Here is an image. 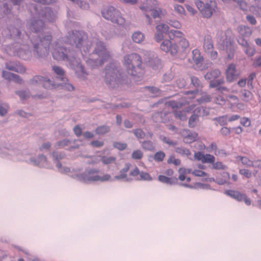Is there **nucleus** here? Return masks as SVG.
<instances>
[{
  "label": "nucleus",
  "mask_w": 261,
  "mask_h": 261,
  "mask_svg": "<svg viewBox=\"0 0 261 261\" xmlns=\"http://www.w3.org/2000/svg\"><path fill=\"white\" fill-rule=\"evenodd\" d=\"M156 33L154 38L157 42H160L164 38V34H167L169 39L163 40L160 45V48L163 51L170 53L172 55L178 52H182L187 49L189 43L184 37V34L177 30H169V27L165 24H160L156 27Z\"/></svg>",
  "instance_id": "1"
},
{
  "label": "nucleus",
  "mask_w": 261,
  "mask_h": 261,
  "mask_svg": "<svg viewBox=\"0 0 261 261\" xmlns=\"http://www.w3.org/2000/svg\"><path fill=\"white\" fill-rule=\"evenodd\" d=\"M53 57L54 59L57 60L67 61L68 63V66L75 70L78 76L84 79L87 74L85 72L84 67L80 64L78 60L73 57V51L63 48L58 45L57 43L54 44V50L52 53Z\"/></svg>",
  "instance_id": "2"
},
{
  "label": "nucleus",
  "mask_w": 261,
  "mask_h": 261,
  "mask_svg": "<svg viewBox=\"0 0 261 261\" xmlns=\"http://www.w3.org/2000/svg\"><path fill=\"white\" fill-rule=\"evenodd\" d=\"M142 64L141 57L137 54L132 53L123 57V64L126 69V72L135 81H138L137 78L141 77L144 74Z\"/></svg>",
  "instance_id": "3"
},
{
  "label": "nucleus",
  "mask_w": 261,
  "mask_h": 261,
  "mask_svg": "<svg viewBox=\"0 0 261 261\" xmlns=\"http://www.w3.org/2000/svg\"><path fill=\"white\" fill-rule=\"evenodd\" d=\"M105 81L110 88H113L119 84L126 83L128 82L127 76L122 75L114 68V65H111L105 69Z\"/></svg>",
  "instance_id": "4"
},
{
  "label": "nucleus",
  "mask_w": 261,
  "mask_h": 261,
  "mask_svg": "<svg viewBox=\"0 0 261 261\" xmlns=\"http://www.w3.org/2000/svg\"><path fill=\"white\" fill-rule=\"evenodd\" d=\"M67 41H69L70 44L74 43L76 48H80L83 57L86 56L87 53L89 52L90 48L89 46L91 44V42L87 40L86 34L84 32L77 31L75 33L72 32L71 35H69Z\"/></svg>",
  "instance_id": "5"
},
{
  "label": "nucleus",
  "mask_w": 261,
  "mask_h": 261,
  "mask_svg": "<svg viewBox=\"0 0 261 261\" xmlns=\"http://www.w3.org/2000/svg\"><path fill=\"white\" fill-rule=\"evenodd\" d=\"M30 83L32 85L41 84L45 88H56L57 87L60 86L62 89L68 91H72L74 89L73 86L70 84L64 83V84H55L53 83L50 80L46 79L40 76H35L33 77L31 80Z\"/></svg>",
  "instance_id": "6"
},
{
  "label": "nucleus",
  "mask_w": 261,
  "mask_h": 261,
  "mask_svg": "<svg viewBox=\"0 0 261 261\" xmlns=\"http://www.w3.org/2000/svg\"><path fill=\"white\" fill-rule=\"evenodd\" d=\"M157 5L158 2L155 0H146L143 4V5L140 7V9L145 13V16L147 18L148 23H151L149 15L153 18L160 16L161 11L159 8L156 7Z\"/></svg>",
  "instance_id": "7"
},
{
  "label": "nucleus",
  "mask_w": 261,
  "mask_h": 261,
  "mask_svg": "<svg viewBox=\"0 0 261 261\" xmlns=\"http://www.w3.org/2000/svg\"><path fill=\"white\" fill-rule=\"evenodd\" d=\"M179 176L178 178L181 181L186 180L187 182H189L191 180V178L189 177H186V175L188 174L192 173L195 176L202 177H203V180L205 181H214V178H208V174L199 169H194L192 171L191 169L180 168L178 170Z\"/></svg>",
  "instance_id": "8"
},
{
  "label": "nucleus",
  "mask_w": 261,
  "mask_h": 261,
  "mask_svg": "<svg viewBox=\"0 0 261 261\" xmlns=\"http://www.w3.org/2000/svg\"><path fill=\"white\" fill-rule=\"evenodd\" d=\"M51 38V35H46L42 39H39L40 43H36V42H38V38L34 41L32 40L34 44V49L39 56H45L46 54H48L49 45L50 44Z\"/></svg>",
  "instance_id": "9"
},
{
  "label": "nucleus",
  "mask_w": 261,
  "mask_h": 261,
  "mask_svg": "<svg viewBox=\"0 0 261 261\" xmlns=\"http://www.w3.org/2000/svg\"><path fill=\"white\" fill-rule=\"evenodd\" d=\"M94 54L97 55L100 58L99 59H96V60H93L90 59L87 62L90 64H92L93 63H95L96 65H101L103 64V63L108 60L110 57V55L109 52L107 50L106 48L103 45V43L101 42H99L96 44V47L94 50Z\"/></svg>",
  "instance_id": "10"
},
{
  "label": "nucleus",
  "mask_w": 261,
  "mask_h": 261,
  "mask_svg": "<svg viewBox=\"0 0 261 261\" xmlns=\"http://www.w3.org/2000/svg\"><path fill=\"white\" fill-rule=\"evenodd\" d=\"M231 35V31L227 30L224 33L221 34V38L219 41V43L222 46V49L226 50L227 52L229 51L228 53V58L229 59H231L233 57L234 53Z\"/></svg>",
  "instance_id": "11"
},
{
  "label": "nucleus",
  "mask_w": 261,
  "mask_h": 261,
  "mask_svg": "<svg viewBox=\"0 0 261 261\" xmlns=\"http://www.w3.org/2000/svg\"><path fill=\"white\" fill-rule=\"evenodd\" d=\"M102 15L106 19L119 25L124 24V19L120 15L119 12L116 11L114 7H110L107 10L102 11Z\"/></svg>",
  "instance_id": "12"
},
{
  "label": "nucleus",
  "mask_w": 261,
  "mask_h": 261,
  "mask_svg": "<svg viewBox=\"0 0 261 261\" xmlns=\"http://www.w3.org/2000/svg\"><path fill=\"white\" fill-rule=\"evenodd\" d=\"M195 4L202 16L205 18H210L215 10L216 4L213 1L204 4L202 1L198 0L196 1Z\"/></svg>",
  "instance_id": "13"
},
{
  "label": "nucleus",
  "mask_w": 261,
  "mask_h": 261,
  "mask_svg": "<svg viewBox=\"0 0 261 261\" xmlns=\"http://www.w3.org/2000/svg\"><path fill=\"white\" fill-rule=\"evenodd\" d=\"M99 171L95 169L90 170L85 172L84 179L88 181H108L110 179L111 176L109 174H105L102 176H99L97 174Z\"/></svg>",
  "instance_id": "14"
},
{
  "label": "nucleus",
  "mask_w": 261,
  "mask_h": 261,
  "mask_svg": "<svg viewBox=\"0 0 261 261\" xmlns=\"http://www.w3.org/2000/svg\"><path fill=\"white\" fill-rule=\"evenodd\" d=\"M239 36L238 38V42L242 46H248V42L246 38L250 36L252 34V30L246 26H240L238 28Z\"/></svg>",
  "instance_id": "15"
},
{
  "label": "nucleus",
  "mask_w": 261,
  "mask_h": 261,
  "mask_svg": "<svg viewBox=\"0 0 261 261\" xmlns=\"http://www.w3.org/2000/svg\"><path fill=\"white\" fill-rule=\"evenodd\" d=\"M225 74L227 81L232 82L239 76L240 73L237 70L236 65L230 64L226 69Z\"/></svg>",
  "instance_id": "16"
},
{
  "label": "nucleus",
  "mask_w": 261,
  "mask_h": 261,
  "mask_svg": "<svg viewBox=\"0 0 261 261\" xmlns=\"http://www.w3.org/2000/svg\"><path fill=\"white\" fill-rule=\"evenodd\" d=\"M194 158L197 161H201L202 163L212 164L215 161L214 155L210 154H204L200 151H198L194 153Z\"/></svg>",
  "instance_id": "17"
},
{
  "label": "nucleus",
  "mask_w": 261,
  "mask_h": 261,
  "mask_svg": "<svg viewBox=\"0 0 261 261\" xmlns=\"http://www.w3.org/2000/svg\"><path fill=\"white\" fill-rule=\"evenodd\" d=\"M180 134L183 138L184 141L186 143H191L194 142L198 137L197 133L191 132L187 129L181 130Z\"/></svg>",
  "instance_id": "18"
},
{
  "label": "nucleus",
  "mask_w": 261,
  "mask_h": 261,
  "mask_svg": "<svg viewBox=\"0 0 261 261\" xmlns=\"http://www.w3.org/2000/svg\"><path fill=\"white\" fill-rule=\"evenodd\" d=\"M7 69L20 73H23L25 68L19 63L9 62L6 64Z\"/></svg>",
  "instance_id": "19"
},
{
  "label": "nucleus",
  "mask_w": 261,
  "mask_h": 261,
  "mask_svg": "<svg viewBox=\"0 0 261 261\" xmlns=\"http://www.w3.org/2000/svg\"><path fill=\"white\" fill-rule=\"evenodd\" d=\"M130 167L131 164L130 163L125 164L124 167L120 170L119 174L116 176L115 178L116 179H125L126 181L132 180V179L127 176V172H128Z\"/></svg>",
  "instance_id": "20"
},
{
  "label": "nucleus",
  "mask_w": 261,
  "mask_h": 261,
  "mask_svg": "<svg viewBox=\"0 0 261 261\" xmlns=\"http://www.w3.org/2000/svg\"><path fill=\"white\" fill-rule=\"evenodd\" d=\"M9 48L10 51L12 50L13 51V55H17L20 58L24 60L27 59L28 57H27V55L30 54V52L29 50H24V45H23V47L21 48L19 50H17L16 48H14V47H13V49H12L11 48L8 47L7 49L8 51Z\"/></svg>",
  "instance_id": "21"
},
{
  "label": "nucleus",
  "mask_w": 261,
  "mask_h": 261,
  "mask_svg": "<svg viewBox=\"0 0 261 261\" xmlns=\"http://www.w3.org/2000/svg\"><path fill=\"white\" fill-rule=\"evenodd\" d=\"M3 77L8 81H13L18 84H21L22 82V80L19 75L8 71H3Z\"/></svg>",
  "instance_id": "22"
},
{
  "label": "nucleus",
  "mask_w": 261,
  "mask_h": 261,
  "mask_svg": "<svg viewBox=\"0 0 261 261\" xmlns=\"http://www.w3.org/2000/svg\"><path fill=\"white\" fill-rule=\"evenodd\" d=\"M203 47L204 50L206 53H207L208 52L211 51V50L213 49V43L212 37L210 36L207 35L205 36Z\"/></svg>",
  "instance_id": "23"
},
{
  "label": "nucleus",
  "mask_w": 261,
  "mask_h": 261,
  "mask_svg": "<svg viewBox=\"0 0 261 261\" xmlns=\"http://www.w3.org/2000/svg\"><path fill=\"white\" fill-rule=\"evenodd\" d=\"M225 193L239 201H242L243 197H244V194H242L240 192L235 190H226Z\"/></svg>",
  "instance_id": "24"
},
{
  "label": "nucleus",
  "mask_w": 261,
  "mask_h": 261,
  "mask_svg": "<svg viewBox=\"0 0 261 261\" xmlns=\"http://www.w3.org/2000/svg\"><path fill=\"white\" fill-rule=\"evenodd\" d=\"M43 24V22L41 20H34L32 22L30 29L32 31L37 33L42 30Z\"/></svg>",
  "instance_id": "25"
},
{
  "label": "nucleus",
  "mask_w": 261,
  "mask_h": 261,
  "mask_svg": "<svg viewBox=\"0 0 261 261\" xmlns=\"http://www.w3.org/2000/svg\"><path fill=\"white\" fill-rule=\"evenodd\" d=\"M236 161L238 163H241L242 165L248 167L252 166V165H253V161L245 156H237Z\"/></svg>",
  "instance_id": "26"
},
{
  "label": "nucleus",
  "mask_w": 261,
  "mask_h": 261,
  "mask_svg": "<svg viewBox=\"0 0 261 261\" xmlns=\"http://www.w3.org/2000/svg\"><path fill=\"white\" fill-rule=\"evenodd\" d=\"M192 58L194 62L196 64L200 63L203 60L200 51L197 49H195L192 51Z\"/></svg>",
  "instance_id": "27"
},
{
  "label": "nucleus",
  "mask_w": 261,
  "mask_h": 261,
  "mask_svg": "<svg viewBox=\"0 0 261 261\" xmlns=\"http://www.w3.org/2000/svg\"><path fill=\"white\" fill-rule=\"evenodd\" d=\"M220 74V71L218 69H214L210 72L206 73L204 77L207 80H213L215 79L219 76Z\"/></svg>",
  "instance_id": "28"
},
{
  "label": "nucleus",
  "mask_w": 261,
  "mask_h": 261,
  "mask_svg": "<svg viewBox=\"0 0 261 261\" xmlns=\"http://www.w3.org/2000/svg\"><path fill=\"white\" fill-rule=\"evenodd\" d=\"M132 39L135 42L139 43L144 40V36L142 33L140 32H137L133 34Z\"/></svg>",
  "instance_id": "29"
},
{
  "label": "nucleus",
  "mask_w": 261,
  "mask_h": 261,
  "mask_svg": "<svg viewBox=\"0 0 261 261\" xmlns=\"http://www.w3.org/2000/svg\"><path fill=\"white\" fill-rule=\"evenodd\" d=\"M158 179L161 182L168 184H172L173 182L177 180L176 177L169 178L161 175L159 176Z\"/></svg>",
  "instance_id": "30"
},
{
  "label": "nucleus",
  "mask_w": 261,
  "mask_h": 261,
  "mask_svg": "<svg viewBox=\"0 0 261 261\" xmlns=\"http://www.w3.org/2000/svg\"><path fill=\"white\" fill-rule=\"evenodd\" d=\"M53 69L57 75L60 76L57 77V79H60V80L63 81H66V79L63 77L64 74V71L61 68L58 66H53Z\"/></svg>",
  "instance_id": "31"
},
{
  "label": "nucleus",
  "mask_w": 261,
  "mask_h": 261,
  "mask_svg": "<svg viewBox=\"0 0 261 261\" xmlns=\"http://www.w3.org/2000/svg\"><path fill=\"white\" fill-rule=\"evenodd\" d=\"M253 97V94L249 91L244 90L242 92V100L244 101H249L252 99Z\"/></svg>",
  "instance_id": "32"
},
{
  "label": "nucleus",
  "mask_w": 261,
  "mask_h": 261,
  "mask_svg": "<svg viewBox=\"0 0 261 261\" xmlns=\"http://www.w3.org/2000/svg\"><path fill=\"white\" fill-rule=\"evenodd\" d=\"M110 131V127L107 125L98 126L95 129V133L97 135H104Z\"/></svg>",
  "instance_id": "33"
},
{
  "label": "nucleus",
  "mask_w": 261,
  "mask_h": 261,
  "mask_svg": "<svg viewBox=\"0 0 261 261\" xmlns=\"http://www.w3.org/2000/svg\"><path fill=\"white\" fill-rule=\"evenodd\" d=\"M224 83L223 79L212 80L210 83V88H218Z\"/></svg>",
  "instance_id": "34"
},
{
  "label": "nucleus",
  "mask_w": 261,
  "mask_h": 261,
  "mask_svg": "<svg viewBox=\"0 0 261 261\" xmlns=\"http://www.w3.org/2000/svg\"><path fill=\"white\" fill-rule=\"evenodd\" d=\"M101 162L106 165L111 164L115 162L116 159L114 156H103L101 158Z\"/></svg>",
  "instance_id": "35"
},
{
  "label": "nucleus",
  "mask_w": 261,
  "mask_h": 261,
  "mask_svg": "<svg viewBox=\"0 0 261 261\" xmlns=\"http://www.w3.org/2000/svg\"><path fill=\"white\" fill-rule=\"evenodd\" d=\"M227 100L230 103L231 106L237 105L239 103V98L234 95H228L227 97Z\"/></svg>",
  "instance_id": "36"
},
{
  "label": "nucleus",
  "mask_w": 261,
  "mask_h": 261,
  "mask_svg": "<svg viewBox=\"0 0 261 261\" xmlns=\"http://www.w3.org/2000/svg\"><path fill=\"white\" fill-rule=\"evenodd\" d=\"M212 164V169L216 170H225L227 169V166L221 162H217L216 163L214 162V163Z\"/></svg>",
  "instance_id": "37"
},
{
  "label": "nucleus",
  "mask_w": 261,
  "mask_h": 261,
  "mask_svg": "<svg viewBox=\"0 0 261 261\" xmlns=\"http://www.w3.org/2000/svg\"><path fill=\"white\" fill-rule=\"evenodd\" d=\"M185 111H176L174 113L176 118L181 121H185L187 119V116Z\"/></svg>",
  "instance_id": "38"
},
{
  "label": "nucleus",
  "mask_w": 261,
  "mask_h": 261,
  "mask_svg": "<svg viewBox=\"0 0 261 261\" xmlns=\"http://www.w3.org/2000/svg\"><path fill=\"white\" fill-rule=\"evenodd\" d=\"M198 120V116L196 115H192L189 120V126L190 127H195L196 122Z\"/></svg>",
  "instance_id": "39"
},
{
  "label": "nucleus",
  "mask_w": 261,
  "mask_h": 261,
  "mask_svg": "<svg viewBox=\"0 0 261 261\" xmlns=\"http://www.w3.org/2000/svg\"><path fill=\"white\" fill-rule=\"evenodd\" d=\"M176 152L182 154V155H186L187 156H189L191 155V152L190 151L186 148H183V147H178L175 149Z\"/></svg>",
  "instance_id": "40"
},
{
  "label": "nucleus",
  "mask_w": 261,
  "mask_h": 261,
  "mask_svg": "<svg viewBox=\"0 0 261 261\" xmlns=\"http://www.w3.org/2000/svg\"><path fill=\"white\" fill-rule=\"evenodd\" d=\"M165 157V154L163 151H159L155 153L154 159L155 161L160 162L163 161Z\"/></svg>",
  "instance_id": "41"
},
{
  "label": "nucleus",
  "mask_w": 261,
  "mask_h": 261,
  "mask_svg": "<svg viewBox=\"0 0 261 261\" xmlns=\"http://www.w3.org/2000/svg\"><path fill=\"white\" fill-rule=\"evenodd\" d=\"M113 146L114 148L118 149L119 150L122 151L126 148L127 144L125 143L115 142L113 143Z\"/></svg>",
  "instance_id": "42"
},
{
  "label": "nucleus",
  "mask_w": 261,
  "mask_h": 261,
  "mask_svg": "<svg viewBox=\"0 0 261 261\" xmlns=\"http://www.w3.org/2000/svg\"><path fill=\"white\" fill-rule=\"evenodd\" d=\"M215 120L221 125H226L228 122L227 116L226 115L216 118Z\"/></svg>",
  "instance_id": "43"
},
{
  "label": "nucleus",
  "mask_w": 261,
  "mask_h": 261,
  "mask_svg": "<svg viewBox=\"0 0 261 261\" xmlns=\"http://www.w3.org/2000/svg\"><path fill=\"white\" fill-rule=\"evenodd\" d=\"M142 146L143 149L148 150H152L154 148L153 144L150 141H144Z\"/></svg>",
  "instance_id": "44"
},
{
  "label": "nucleus",
  "mask_w": 261,
  "mask_h": 261,
  "mask_svg": "<svg viewBox=\"0 0 261 261\" xmlns=\"http://www.w3.org/2000/svg\"><path fill=\"white\" fill-rule=\"evenodd\" d=\"M143 156V153L140 150H134L132 154V157L135 160L141 159Z\"/></svg>",
  "instance_id": "45"
},
{
  "label": "nucleus",
  "mask_w": 261,
  "mask_h": 261,
  "mask_svg": "<svg viewBox=\"0 0 261 261\" xmlns=\"http://www.w3.org/2000/svg\"><path fill=\"white\" fill-rule=\"evenodd\" d=\"M139 180H150L152 179L149 173L146 172L141 171L140 173Z\"/></svg>",
  "instance_id": "46"
},
{
  "label": "nucleus",
  "mask_w": 261,
  "mask_h": 261,
  "mask_svg": "<svg viewBox=\"0 0 261 261\" xmlns=\"http://www.w3.org/2000/svg\"><path fill=\"white\" fill-rule=\"evenodd\" d=\"M168 164H173L175 166H178L180 164V160L178 159H175L174 156H170L167 160Z\"/></svg>",
  "instance_id": "47"
},
{
  "label": "nucleus",
  "mask_w": 261,
  "mask_h": 261,
  "mask_svg": "<svg viewBox=\"0 0 261 261\" xmlns=\"http://www.w3.org/2000/svg\"><path fill=\"white\" fill-rule=\"evenodd\" d=\"M245 48V53L249 56H252L255 53V49L253 47H250L248 44V46H243Z\"/></svg>",
  "instance_id": "48"
},
{
  "label": "nucleus",
  "mask_w": 261,
  "mask_h": 261,
  "mask_svg": "<svg viewBox=\"0 0 261 261\" xmlns=\"http://www.w3.org/2000/svg\"><path fill=\"white\" fill-rule=\"evenodd\" d=\"M214 102L218 105H223L225 103L226 100L223 97L218 95L214 98Z\"/></svg>",
  "instance_id": "49"
},
{
  "label": "nucleus",
  "mask_w": 261,
  "mask_h": 261,
  "mask_svg": "<svg viewBox=\"0 0 261 261\" xmlns=\"http://www.w3.org/2000/svg\"><path fill=\"white\" fill-rule=\"evenodd\" d=\"M16 93L20 97L22 100H24L29 97L30 95L28 92L25 91H16Z\"/></svg>",
  "instance_id": "50"
},
{
  "label": "nucleus",
  "mask_w": 261,
  "mask_h": 261,
  "mask_svg": "<svg viewBox=\"0 0 261 261\" xmlns=\"http://www.w3.org/2000/svg\"><path fill=\"white\" fill-rule=\"evenodd\" d=\"M134 133L135 135L139 139L144 138L145 137L144 132L141 129H136L134 130Z\"/></svg>",
  "instance_id": "51"
},
{
  "label": "nucleus",
  "mask_w": 261,
  "mask_h": 261,
  "mask_svg": "<svg viewBox=\"0 0 261 261\" xmlns=\"http://www.w3.org/2000/svg\"><path fill=\"white\" fill-rule=\"evenodd\" d=\"M140 172L139 168L136 167L130 171L129 175V176L135 177L138 175L140 176Z\"/></svg>",
  "instance_id": "52"
},
{
  "label": "nucleus",
  "mask_w": 261,
  "mask_h": 261,
  "mask_svg": "<svg viewBox=\"0 0 261 261\" xmlns=\"http://www.w3.org/2000/svg\"><path fill=\"white\" fill-rule=\"evenodd\" d=\"M239 173L247 178H250L252 175L251 172L248 169H240L239 171Z\"/></svg>",
  "instance_id": "53"
},
{
  "label": "nucleus",
  "mask_w": 261,
  "mask_h": 261,
  "mask_svg": "<svg viewBox=\"0 0 261 261\" xmlns=\"http://www.w3.org/2000/svg\"><path fill=\"white\" fill-rule=\"evenodd\" d=\"M70 141L68 140H63L59 142L56 145L57 148L64 147L69 145Z\"/></svg>",
  "instance_id": "54"
},
{
  "label": "nucleus",
  "mask_w": 261,
  "mask_h": 261,
  "mask_svg": "<svg viewBox=\"0 0 261 261\" xmlns=\"http://www.w3.org/2000/svg\"><path fill=\"white\" fill-rule=\"evenodd\" d=\"M241 124L245 126V127H248L251 124V121L248 118L246 117H243L241 119L240 121Z\"/></svg>",
  "instance_id": "55"
},
{
  "label": "nucleus",
  "mask_w": 261,
  "mask_h": 261,
  "mask_svg": "<svg viewBox=\"0 0 261 261\" xmlns=\"http://www.w3.org/2000/svg\"><path fill=\"white\" fill-rule=\"evenodd\" d=\"M169 24L170 26L176 29H179L181 27L179 22L175 20H170Z\"/></svg>",
  "instance_id": "56"
},
{
  "label": "nucleus",
  "mask_w": 261,
  "mask_h": 261,
  "mask_svg": "<svg viewBox=\"0 0 261 261\" xmlns=\"http://www.w3.org/2000/svg\"><path fill=\"white\" fill-rule=\"evenodd\" d=\"M174 8L175 11L179 14H184L185 12L184 8L180 5H174Z\"/></svg>",
  "instance_id": "57"
},
{
  "label": "nucleus",
  "mask_w": 261,
  "mask_h": 261,
  "mask_svg": "<svg viewBox=\"0 0 261 261\" xmlns=\"http://www.w3.org/2000/svg\"><path fill=\"white\" fill-rule=\"evenodd\" d=\"M8 108L7 105H0V115L2 116L5 115L7 112Z\"/></svg>",
  "instance_id": "58"
},
{
  "label": "nucleus",
  "mask_w": 261,
  "mask_h": 261,
  "mask_svg": "<svg viewBox=\"0 0 261 261\" xmlns=\"http://www.w3.org/2000/svg\"><path fill=\"white\" fill-rule=\"evenodd\" d=\"M230 133V128L227 127H223L220 130V134L223 136H227Z\"/></svg>",
  "instance_id": "59"
},
{
  "label": "nucleus",
  "mask_w": 261,
  "mask_h": 261,
  "mask_svg": "<svg viewBox=\"0 0 261 261\" xmlns=\"http://www.w3.org/2000/svg\"><path fill=\"white\" fill-rule=\"evenodd\" d=\"M92 145L97 147H100L103 145L104 143L103 141L95 140L91 142Z\"/></svg>",
  "instance_id": "60"
},
{
  "label": "nucleus",
  "mask_w": 261,
  "mask_h": 261,
  "mask_svg": "<svg viewBox=\"0 0 261 261\" xmlns=\"http://www.w3.org/2000/svg\"><path fill=\"white\" fill-rule=\"evenodd\" d=\"M210 57L212 59H216L218 57V53L216 51H214L213 49L211 50V51L207 53Z\"/></svg>",
  "instance_id": "61"
},
{
  "label": "nucleus",
  "mask_w": 261,
  "mask_h": 261,
  "mask_svg": "<svg viewBox=\"0 0 261 261\" xmlns=\"http://www.w3.org/2000/svg\"><path fill=\"white\" fill-rule=\"evenodd\" d=\"M73 130L76 136L79 137L81 135L82 133V129L79 125L75 126L73 129Z\"/></svg>",
  "instance_id": "62"
},
{
  "label": "nucleus",
  "mask_w": 261,
  "mask_h": 261,
  "mask_svg": "<svg viewBox=\"0 0 261 261\" xmlns=\"http://www.w3.org/2000/svg\"><path fill=\"white\" fill-rule=\"evenodd\" d=\"M240 116L238 115H233L229 117H227L228 122H232L238 120Z\"/></svg>",
  "instance_id": "63"
},
{
  "label": "nucleus",
  "mask_w": 261,
  "mask_h": 261,
  "mask_svg": "<svg viewBox=\"0 0 261 261\" xmlns=\"http://www.w3.org/2000/svg\"><path fill=\"white\" fill-rule=\"evenodd\" d=\"M252 166L255 168H261V160H258L253 161V165H252Z\"/></svg>",
  "instance_id": "64"
}]
</instances>
